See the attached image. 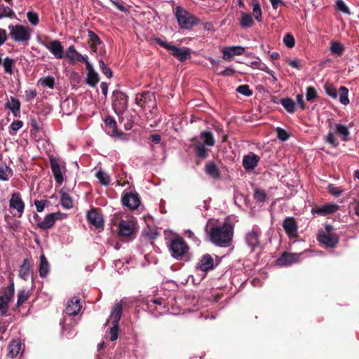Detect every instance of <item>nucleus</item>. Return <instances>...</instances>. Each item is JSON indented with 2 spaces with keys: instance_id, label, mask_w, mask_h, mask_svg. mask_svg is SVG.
Wrapping results in <instances>:
<instances>
[{
  "instance_id": "f257e3e1",
  "label": "nucleus",
  "mask_w": 359,
  "mask_h": 359,
  "mask_svg": "<svg viewBox=\"0 0 359 359\" xmlns=\"http://www.w3.org/2000/svg\"><path fill=\"white\" fill-rule=\"evenodd\" d=\"M233 236V226L227 221L222 226L212 227L210 232V241L219 247L231 245Z\"/></svg>"
},
{
  "instance_id": "f03ea898",
  "label": "nucleus",
  "mask_w": 359,
  "mask_h": 359,
  "mask_svg": "<svg viewBox=\"0 0 359 359\" xmlns=\"http://www.w3.org/2000/svg\"><path fill=\"white\" fill-rule=\"evenodd\" d=\"M171 256L177 260L188 259L189 247L183 238L178 235L172 238L167 245Z\"/></svg>"
},
{
  "instance_id": "7ed1b4c3",
  "label": "nucleus",
  "mask_w": 359,
  "mask_h": 359,
  "mask_svg": "<svg viewBox=\"0 0 359 359\" xmlns=\"http://www.w3.org/2000/svg\"><path fill=\"white\" fill-rule=\"evenodd\" d=\"M175 15L179 26L182 29H190L200 22L198 18L180 6L175 8Z\"/></svg>"
},
{
  "instance_id": "20e7f679",
  "label": "nucleus",
  "mask_w": 359,
  "mask_h": 359,
  "mask_svg": "<svg viewBox=\"0 0 359 359\" xmlns=\"http://www.w3.org/2000/svg\"><path fill=\"white\" fill-rule=\"evenodd\" d=\"M154 41L161 47L170 50L171 55L182 62L191 58V50L188 48H178L176 46L163 41L160 38H155Z\"/></svg>"
},
{
  "instance_id": "39448f33",
  "label": "nucleus",
  "mask_w": 359,
  "mask_h": 359,
  "mask_svg": "<svg viewBox=\"0 0 359 359\" xmlns=\"http://www.w3.org/2000/svg\"><path fill=\"white\" fill-rule=\"evenodd\" d=\"M9 35L15 42L27 44L31 38V29L22 25H10Z\"/></svg>"
},
{
  "instance_id": "423d86ee",
  "label": "nucleus",
  "mask_w": 359,
  "mask_h": 359,
  "mask_svg": "<svg viewBox=\"0 0 359 359\" xmlns=\"http://www.w3.org/2000/svg\"><path fill=\"white\" fill-rule=\"evenodd\" d=\"M332 230L333 226L332 225L326 224L325 231H319L317 236V239L320 243L331 248H335L339 241V236L336 233H333Z\"/></svg>"
},
{
  "instance_id": "0eeeda50",
  "label": "nucleus",
  "mask_w": 359,
  "mask_h": 359,
  "mask_svg": "<svg viewBox=\"0 0 359 359\" xmlns=\"http://www.w3.org/2000/svg\"><path fill=\"white\" fill-rule=\"evenodd\" d=\"M112 105L117 115L123 114L128 108V96L118 90H114Z\"/></svg>"
},
{
  "instance_id": "6e6552de",
  "label": "nucleus",
  "mask_w": 359,
  "mask_h": 359,
  "mask_svg": "<svg viewBox=\"0 0 359 359\" xmlns=\"http://www.w3.org/2000/svg\"><path fill=\"white\" fill-rule=\"evenodd\" d=\"M118 235L121 238H132L136 231V223L130 219L120 221Z\"/></svg>"
},
{
  "instance_id": "1a4fd4ad",
  "label": "nucleus",
  "mask_w": 359,
  "mask_h": 359,
  "mask_svg": "<svg viewBox=\"0 0 359 359\" xmlns=\"http://www.w3.org/2000/svg\"><path fill=\"white\" fill-rule=\"evenodd\" d=\"M122 204L130 210H136L141 204L137 193L129 192L125 194L121 198Z\"/></svg>"
},
{
  "instance_id": "9d476101",
  "label": "nucleus",
  "mask_w": 359,
  "mask_h": 359,
  "mask_svg": "<svg viewBox=\"0 0 359 359\" xmlns=\"http://www.w3.org/2000/svg\"><path fill=\"white\" fill-rule=\"evenodd\" d=\"M62 214L60 212H53L47 215L42 222H37V227L41 230H46L51 229L56 220L62 218Z\"/></svg>"
},
{
  "instance_id": "9b49d317",
  "label": "nucleus",
  "mask_w": 359,
  "mask_h": 359,
  "mask_svg": "<svg viewBox=\"0 0 359 359\" xmlns=\"http://www.w3.org/2000/svg\"><path fill=\"white\" fill-rule=\"evenodd\" d=\"M86 218L90 224L94 226L96 229H103V216L97 209L93 208L88 211Z\"/></svg>"
},
{
  "instance_id": "f8f14e48",
  "label": "nucleus",
  "mask_w": 359,
  "mask_h": 359,
  "mask_svg": "<svg viewBox=\"0 0 359 359\" xmlns=\"http://www.w3.org/2000/svg\"><path fill=\"white\" fill-rule=\"evenodd\" d=\"M283 227L289 238H294L297 237L298 225L294 217H286L283 222Z\"/></svg>"
},
{
  "instance_id": "ddd939ff",
  "label": "nucleus",
  "mask_w": 359,
  "mask_h": 359,
  "mask_svg": "<svg viewBox=\"0 0 359 359\" xmlns=\"http://www.w3.org/2000/svg\"><path fill=\"white\" fill-rule=\"evenodd\" d=\"M49 161L55 182L59 184H62L64 177L59 163V159L53 155H50L49 156Z\"/></svg>"
},
{
  "instance_id": "4468645a",
  "label": "nucleus",
  "mask_w": 359,
  "mask_h": 359,
  "mask_svg": "<svg viewBox=\"0 0 359 359\" xmlns=\"http://www.w3.org/2000/svg\"><path fill=\"white\" fill-rule=\"evenodd\" d=\"M44 46L56 59H62L64 57V48L60 41L53 40L48 43H44Z\"/></svg>"
},
{
  "instance_id": "2eb2a0df",
  "label": "nucleus",
  "mask_w": 359,
  "mask_h": 359,
  "mask_svg": "<svg viewBox=\"0 0 359 359\" xmlns=\"http://www.w3.org/2000/svg\"><path fill=\"white\" fill-rule=\"evenodd\" d=\"M261 231L258 228H253L251 231H248L245 235V242L248 245L254 250L260 243Z\"/></svg>"
},
{
  "instance_id": "dca6fc26",
  "label": "nucleus",
  "mask_w": 359,
  "mask_h": 359,
  "mask_svg": "<svg viewBox=\"0 0 359 359\" xmlns=\"http://www.w3.org/2000/svg\"><path fill=\"white\" fill-rule=\"evenodd\" d=\"M104 123L106 126V132L107 134L110 135L112 137H121L124 135L123 132H120L118 130L116 122L114 117L111 116H107L104 119Z\"/></svg>"
},
{
  "instance_id": "f3484780",
  "label": "nucleus",
  "mask_w": 359,
  "mask_h": 359,
  "mask_svg": "<svg viewBox=\"0 0 359 359\" xmlns=\"http://www.w3.org/2000/svg\"><path fill=\"white\" fill-rule=\"evenodd\" d=\"M259 160L260 158L258 155L253 152H250L248 155L243 156V166L246 171H251L257 166Z\"/></svg>"
},
{
  "instance_id": "a211bd4d",
  "label": "nucleus",
  "mask_w": 359,
  "mask_h": 359,
  "mask_svg": "<svg viewBox=\"0 0 359 359\" xmlns=\"http://www.w3.org/2000/svg\"><path fill=\"white\" fill-rule=\"evenodd\" d=\"M205 173L213 180H219L221 179V172L215 161H209L206 163L204 168Z\"/></svg>"
},
{
  "instance_id": "6ab92c4d",
  "label": "nucleus",
  "mask_w": 359,
  "mask_h": 359,
  "mask_svg": "<svg viewBox=\"0 0 359 359\" xmlns=\"http://www.w3.org/2000/svg\"><path fill=\"white\" fill-rule=\"evenodd\" d=\"M9 205L19 212V217L22 216L25 210V203L19 192H13L12 194L11 198L9 201Z\"/></svg>"
},
{
  "instance_id": "aec40b11",
  "label": "nucleus",
  "mask_w": 359,
  "mask_h": 359,
  "mask_svg": "<svg viewBox=\"0 0 359 359\" xmlns=\"http://www.w3.org/2000/svg\"><path fill=\"white\" fill-rule=\"evenodd\" d=\"M299 254L285 252L276 260V264L278 266H285L297 262L299 261Z\"/></svg>"
},
{
  "instance_id": "412c9836",
  "label": "nucleus",
  "mask_w": 359,
  "mask_h": 359,
  "mask_svg": "<svg viewBox=\"0 0 359 359\" xmlns=\"http://www.w3.org/2000/svg\"><path fill=\"white\" fill-rule=\"evenodd\" d=\"M245 51V48L242 46H229L223 49V59L226 61H231L233 56L241 55Z\"/></svg>"
},
{
  "instance_id": "4be33fe9",
  "label": "nucleus",
  "mask_w": 359,
  "mask_h": 359,
  "mask_svg": "<svg viewBox=\"0 0 359 359\" xmlns=\"http://www.w3.org/2000/svg\"><path fill=\"white\" fill-rule=\"evenodd\" d=\"M339 210V205L331 203H326L321 207H316L312 209L313 214L318 215H327L337 212Z\"/></svg>"
},
{
  "instance_id": "5701e85b",
  "label": "nucleus",
  "mask_w": 359,
  "mask_h": 359,
  "mask_svg": "<svg viewBox=\"0 0 359 359\" xmlns=\"http://www.w3.org/2000/svg\"><path fill=\"white\" fill-rule=\"evenodd\" d=\"M192 141L195 142L193 147L196 155L201 159L207 158L209 156L210 149L206 148L205 146L198 141L196 137L193 138Z\"/></svg>"
},
{
  "instance_id": "b1692460",
  "label": "nucleus",
  "mask_w": 359,
  "mask_h": 359,
  "mask_svg": "<svg viewBox=\"0 0 359 359\" xmlns=\"http://www.w3.org/2000/svg\"><path fill=\"white\" fill-rule=\"evenodd\" d=\"M214 259L209 254L202 256L198 264L197 269L202 271H208L214 269Z\"/></svg>"
},
{
  "instance_id": "393cba45",
  "label": "nucleus",
  "mask_w": 359,
  "mask_h": 359,
  "mask_svg": "<svg viewBox=\"0 0 359 359\" xmlns=\"http://www.w3.org/2000/svg\"><path fill=\"white\" fill-rule=\"evenodd\" d=\"M81 309L80 300L74 297L69 300L67 304L65 312L68 316H76Z\"/></svg>"
},
{
  "instance_id": "a878e982",
  "label": "nucleus",
  "mask_w": 359,
  "mask_h": 359,
  "mask_svg": "<svg viewBox=\"0 0 359 359\" xmlns=\"http://www.w3.org/2000/svg\"><path fill=\"white\" fill-rule=\"evenodd\" d=\"M154 99L155 95L154 93L144 91L136 95L135 101V104L143 108L147 103Z\"/></svg>"
},
{
  "instance_id": "bb28decb",
  "label": "nucleus",
  "mask_w": 359,
  "mask_h": 359,
  "mask_svg": "<svg viewBox=\"0 0 359 359\" xmlns=\"http://www.w3.org/2000/svg\"><path fill=\"white\" fill-rule=\"evenodd\" d=\"M5 107L9 109L15 117L20 116V102L18 98L11 97L5 104Z\"/></svg>"
},
{
  "instance_id": "cd10ccee",
  "label": "nucleus",
  "mask_w": 359,
  "mask_h": 359,
  "mask_svg": "<svg viewBox=\"0 0 359 359\" xmlns=\"http://www.w3.org/2000/svg\"><path fill=\"white\" fill-rule=\"evenodd\" d=\"M332 127L333 125L331 123H330V128H332ZM334 132H336L337 133L341 136V139L343 141L347 142L349 140L350 131L347 126L339 123H335L334 124Z\"/></svg>"
},
{
  "instance_id": "c85d7f7f",
  "label": "nucleus",
  "mask_w": 359,
  "mask_h": 359,
  "mask_svg": "<svg viewBox=\"0 0 359 359\" xmlns=\"http://www.w3.org/2000/svg\"><path fill=\"white\" fill-rule=\"evenodd\" d=\"M14 283L12 282L4 290V294L0 296V302L8 308V302L14 296Z\"/></svg>"
},
{
  "instance_id": "c756f323",
  "label": "nucleus",
  "mask_w": 359,
  "mask_h": 359,
  "mask_svg": "<svg viewBox=\"0 0 359 359\" xmlns=\"http://www.w3.org/2000/svg\"><path fill=\"white\" fill-rule=\"evenodd\" d=\"M123 313V307L121 303L116 304L111 312V318H112V324L119 325V321L121 320Z\"/></svg>"
},
{
  "instance_id": "7c9ffc66",
  "label": "nucleus",
  "mask_w": 359,
  "mask_h": 359,
  "mask_svg": "<svg viewBox=\"0 0 359 359\" xmlns=\"http://www.w3.org/2000/svg\"><path fill=\"white\" fill-rule=\"evenodd\" d=\"M31 266V261L27 258L25 259L20 267L19 276L23 280H27L30 273Z\"/></svg>"
},
{
  "instance_id": "2f4dec72",
  "label": "nucleus",
  "mask_w": 359,
  "mask_h": 359,
  "mask_svg": "<svg viewBox=\"0 0 359 359\" xmlns=\"http://www.w3.org/2000/svg\"><path fill=\"white\" fill-rule=\"evenodd\" d=\"M88 44L90 47L94 52L97 51V46L102 43V41L100 40V37L91 30L88 31Z\"/></svg>"
},
{
  "instance_id": "473e14b6",
  "label": "nucleus",
  "mask_w": 359,
  "mask_h": 359,
  "mask_svg": "<svg viewBox=\"0 0 359 359\" xmlns=\"http://www.w3.org/2000/svg\"><path fill=\"white\" fill-rule=\"evenodd\" d=\"M39 272L41 278H46L49 272V263L44 254L40 256Z\"/></svg>"
},
{
  "instance_id": "72a5a7b5",
  "label": "nucleus",
  "mask_w": 359,
  "mask_h": 359,
  "mask_svg": "<svg viewBox=\"0 0 359 359\" xmlns=\"http://www.w3.org/2000/svg\"><path fill=\"white\" fill-rule=\"evenodd\" d=\"M200 137L203 141V144L208 147H212L215 144L213 134L210 131L203 130L200 134Z\"/></svg>"
},
{
  "instance_id": "f704fd0d",
  "label": "nucleus",
  "mask_w": 359,
  "mask_h": 359,
  "mask_svg": "<svg viewBox=\"0 0 359 359\" xmlns=\"http://www.w3.org/2000/svg\"><path fill=\"white\" fill-rule=\"evenodd\" d=\"M20 349L21 342L19 340L12 341L8 346L9 356L11 358L16 357L18 355Z\"/></svg>"
},
{
  "instance_id": "c9c22d12",
  "label": "nucleus",
  "mask_w": 359,
  "mask_h": 359,
  "mask_svg": "<svg viewBox=\"0 0 359 359\" xmlns=\"http://www.w3.org/2000/svg\"><path fill=\"white\" fill-rule=\"evenodd\" d=\"M285 109L290 114H294L296 111L294 102L290 97L282 98L280 101Z\"/></svg>"
},
{
  "instance_id": "e433bc0d",
  "label": "nucleus",
  "mask_w": 359,
  "mask_h": 359,
  "mask_svg": "<svg viewBox=\"0 0 359 359\" xmlns=\"http://www.w3.org/2000/svg\"><path fill=\"white\" fill-rule=\"evenodd\" d=\"M12 6H6L4 4L0 5V19L4 18H15V13L11 8Z\"/></svg>"
},
{
  "instance_id": "4c0bfd02",
  "label": "nucleus",
  "mask_w": 359,
  "mask_h": 359,
  "mask_svg": "<svg viewBox=\"0 0 359 359\" xmlns=\"http://www.w3.org/2000/svg\"><path fill=\"white\" fill-rule=\"evenodd\" d=\"M95 177L97 178L100 183L103 186H108L111 182L110 176L102 170H100L96 172Z\"/></svg>"
},
{
  "instance_id": "58836bf2",
  "label": "nucleus",
  "mask_w": 359,
  "mask_h": 359,
  "mask_svg": "<svg viewBox=\"0 0 359 359\" xmlns=\"http://www.w3.org/2000/svg\"><path fill=\"white\" fill-rule=\"evenodd\" d=\"M240 25L243 27H250L253 25V19L250 13H241Z\"/></svg>"
},
{
  "instance_id": "ea45409f",
  "label": "nucleus",
  "mask_w": 359,
  "mask_h": 359,
  "mask_svg": "<svg viewBox=\"0 0 359 359\" xmlns=\"http://www.w3.org/2000/svg\"><path fill=\"white\" fill-rule=\"evenodd\" d=\"M99 81H100V77H99L98 74L96 72L87 74V76L86 79V83L90 87H93V88L95 87Z\"/></svg>"
},
{
  "instance_id": "a19ab883",
  "label": "nucleus",
  "mask_w": 359,
  "mask_h": 359,
  "mask_svg": "<svg viewBox=\"0 0 359 359\" xmlns=\"http://www.w3.org/2000/svg\"><path fill=\"white\" fill-rule=\"evenodd\" d=\"M330 51L337 56H341L344 51V47L340 42L331 41Z\"/></svg>"
},
{
  "instance_id": "79ce46f5",
  "label": "nucleus",
  "mask_w": 359,
  "mask_h": 359,
  "mask_svg": "<svg viewBox=\"0 0 359 359\" xmlns=\"http://www.w3.org/2000/svg\"><path fill=\"white\" fill-rule=\"evenodd\" d=\"M4 66V72L10 75L13 74V68L15 65V61L13 58L6 57L2 64Z\"/></svg>"
},
{
  "instance_id": "37998d69",
  "label": "nucleus",
  "mask_w": 359,
  "mask_h": 359,
  "mask_svg": "<svg viewBox=\"0 0 359 359\" xmlns=\"http://www.w3.org/2000/svg\"><path fill=\"white\" fill-rule=\"evenodd\" d=\"M252 65L255 66L259 70L265 72L269 75L271 76L274 81H277L276 77L274 75V72L269 69V67L263 62L260 61L252 62Z\"/></svg>"
},
{
  "instance_id": "c03bdc74",
  "label": "nucleus",
  "mask_w": 359,
  "mask_h": 359,
  "mask_svg": "<svg viewBox=\"0 0 359 359\" xmlns=\"http://www.w3.org/2000/svg\"><path fill=\"white\" fill-rule=\"evenodd\" d=\"M61 205L66 209H70L73 207L72 199L66 192H61Z\"/></svg>"
},
{
  "instance_id": "a18cd8bd",
  "label": "nucleus",
  "mask_w": 359,
  "mask_h": 359,
  "mask_svg": "<svg viewBox=\"0 0 359 359\" xmlns=\"http://www.w3.org/2000/svg\"><path fill=\"white\" fill-rule=\"evenodd\" d=\"M339 102L344 104L347 105L349 104V99L348 97V89L345 86H341L339 89Z\"/></svg>"
},
{
  "instance_id": "49530a36",
  "label": "nucleus",
  "mask_w": 359,
  "mask_h": 359,
  "mask_svg": "<svg viewBox=\"0 0 359 359\" xmlns=\"http://www.w3.org/2000/svg\"><path fill=\"white\" fill-rule=\"evenodd\" d=\"M252 6H253V15H254L255 20H257L258 22H261L262 20V9H261V6H260L259 0H253Z\"/></svg>"
},
{
  "instance_id": "de8ad7c7",
  "label": "nucleus",
  "mask_w": 359,
  "mask_h": 359,
  "mask_svg": "<svg viewBox=\"0 0 359 359\" xmlns=\"http://www.w3.org/2000/svg\"><path fill=\"white\" fill-rule=\"evenodd\" d=\"M254 199L259 203H263L266 200V194L264 190L256 189L253 194Z\"/></svg>"
},
{
  "instance_id": "09e8293b",
  "label": "nucleus",
  "mask_w": 359,
  "mask_h": 359,
  "mask_svg": "<svg viewBox=\"0 0 359 359\" xmlns=\"http://www.w3.org/2000/svg\"><path fill=\"white\" fill-rule=\"evenodd\" d=\"M324 88L325 90V93L327 95L331 97L332 98L336 99L338 95L337 90L336 88L331 83H326L324 85Z\"/></svg>"
},
{
  "instance_id": "8fccbe9b",
  "label": "nucleus",
  "mask_w": 359,
  "mask_h": 359,
  "mask_svg": "<svg viewBox=\"0 0 359 359\" xmlns=\"http://www.w3.org/2000/svg\"><path fill=\"white\" fill-rule=\"evenodd\" d=\"M29 298V292L26 290H22L18 294V301L16 303V307L20 306L24 304Z\"/></svg>"
},
{
  "instance_id": "3c124183",
  "label": "nucleus",
  "mask_w": 359,
  "mask_h": 359,
  "mask_svg": "<svg viewBox=\"0 0 359 359\" xmlns=\"http://www.w3.org/2000/svg\"><path fill=\"white\" fill-rule=\"evenodd\" d=\"M325 141L333 147H337L339 146V141L337 140L334 132L330 130L325 137Z\"/></svg>"
},
{
  "instance_id": "603ef678",
  "label": "nucleus",
  "mask_w": 359,
  "mask_h": 359,
  "mask_svg": "<svg viewBox=\"0 0 359 359\" xmlns=\"http://www.w3.org/2000/svg\"><path fill=\"white\" fill-rule=\"evenodd\" d=\"M9 175H13L12 170L9 167H8L6 165L0 167V180H3V181L8 180Z\"/></svg>"
},
{
  "instance_id": "864d4df0",
  "label": "nucleus",
  "mask_w": 359,
  "mask_h": 359,
  "mask_svg": "<svg viewBox=\"0 0 359 359\" xmlns=\"http://www.w3.org/2000/svg\"><path fill=\"white\" fill-rule=\"evenodd\" d=\"M77 51L76 50L74 46H69L66 52V57L69 60L71 64H74L76 61L75 57L77 54Z\"/></svg>"
},
{
  "instance_id": "5fc2aeb1",
  "label": "nucleus",
  "mask_w": 359,
  "mask_h": 359,
  "mask_svg": "<svg viewBox=\"0 0 359 359\" xmlns=\"http://www.w3.org/2000/svg\"><path fill=\"white\" fill-rule=\"evenodd\" d=\"M236 91L247 97L251 96L253 94L252 90H250L249 86L246 84L238 86L236 88Z\"/></svg>"
},
{
  "instance_id": "6e6d98bb",
  "label": "nucleus",
  "mask_w": 359,
  "mask_h": 359,
  "mask_svg": "<svg viewBox=\"0 0 359 359\" xmlns=\"http://www.w3.org/2000/svg\"><path fill=\"white\" fill-rule=\"evenodd\" d=\"M284 44L289 48H292L294 46L295 39L293 35L290 33H287L283 37Z\"/></svg>"
},
{
  "instance_id": "4d7b16f0",
  "label": "nucleus",
  "mask_w": 359,
  "mask_h": 359,
  "mask_svg": "<svg viewBox=\"0 0 359 359\" xmlns=\"http://www.w3.org/2000/svg\"><path fill=\"white\" fill-rule=\"evenodd\" d=\"M317 97L318 94L316 90L312 86L307 87L306 94V100L313 102Z\"/></svg>"
},
{
  "instance_id": "13d9d810",
  "label": "nucleus",
  "mask_w": 359,
  "mask_h": 359,
  "mask_svg": "<svg viewBox=\"0 0 359 359\" xmlns=\"http://www.w3.org/2000/svg\"><path fill=\"white\" fill-rule=\"evenodd\" d=\"M276 131L277 133V137L281 141H286L290 137V135L282 128H276Z\"/></svg>"
},
{
  "instance_id": "bf43d9fd",
  "label": "nucleus",
  "mask_w": 359,
  "mask_h": 359,
  "mask_svg": "<svg viewBox=\"0 0 359 359\" xmlns=\"http://www.w3.org/2000/svg\"><path fill=\"white\" fill-rule=\"evenodd\" d=\"M41 83L43 86L48 87L51 89L54 88L55 86V79L52 76H47L40 80Z\"/></svg>"
},
{
  "instance_id": "052dcab7",
  "label": "nucleus",
  "mask_w": 359,
  "mask_h": 359,
  "mask_svg": "<svg viewBox=\"0 0 359 359\" xmlns=\"http://www.w3.org/2000/svg\"><path fill=\"white\" fill-rule=\"evenodd\" d=\"M27 17L29 22L32 25H38V23L39 22V15L36 12H34V11L27 12Z\"/></svg>"
},
{
  "instance_id": "680f3d73",
  "label": "nucleus",
  "mask_w": 359,
  "mask_h": 359,
  "mask_svg": "<svg viewBox=\"0 0 359 359\" xmlns=\"http://www.w3.org/2000/svg\"><path fill=\"white\" fill-rule=\"evenodd\" d=\"M327 189L329 193L334 196L335 197H339L342 193V189L340 187H336L334 184H330Z\"/></svg>"
},
{
  "instance_id": "e2e57ef3",
  "label": "nucleus",
  "mask_w": 359,
  "mask_h": 359,
  "mask_svg": "<svg viewBox=\"0 0 359 359\" xmlns=\"http://www.w3.org/2000/svg\"><path fill=\"white\" fill-rule=\"evenodd\" d=\"M119 325H113L110 328V340L111 341H116L118 337Z\"/></svg>"
},
{
  "instance_id": "0e129e2a",
  "label": "nucleus",
  "mask_w": 359,
  "mask_h": 359,
  "mask_svg": "<svg viewBox=\"0 0 359 359\" xmlns=\"http://www.w3.org/2000/svg\"><path fill=\"white\" fill-rule=\"evenodd\" d=\"M336 6L339 11L343 12L344 13H350V10L346 5V4L342 0H337L336 1Z\"/></svg>"
},
{
  "instance_id": "69168bd1",
  "label": "nucleus",
  "mask_w": 359,
  "mask_h": 359,
  "mask_svg": "<svg viewBox=\"0 0 359 359\" xmlns=\"http://www.w3.org/2000/svg\"><path fill=\"white\" fill-rule=\"evenodd\" d=\"M50 202L48 200L44 201H34V205L36 206V210L39 212H41L43 210L45 206L48 204Z\"/></svg>"
},
{
  "instance_id": "338daca9",
  "label": "nucleus",
  "mask_w": 359,
  "mask_h": 359,
  "mask_svg": "<svg viewBox=\"0 0 359 359\" xmlns=\"http://www.w3.org/2000/svg\"><path fill=\"white\" fill-rule=\"evenodd\" d=\"M286 62L288 65L290 67L295 68L297 69H301L302 66L299 62V60L298 59H294V60H290L287 59L286 60Z\"/></svg>"
},
{
  "instance_id": "774afa93",
  "label": "nucleus",
  "mask_w": 359,
  "mask_h": 359,
  "mask_svg": "<svg viewBox=\"0 0 359 359\" xmlns=\"http://www.w3.org/2000/svg\"><path fill=\"white\" fill-rule=\"evenodd\" d=\"M235 72L236 71L233 69L229 67L222 72H218L217 74L221 76H231L235 74Z\"/></svg>"
}]
</instances>
